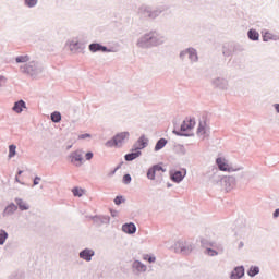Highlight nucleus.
I'll use <instances>...</instances> for the list:
<instances>
[{
	"label": "nucleus",
	"instance_id": "22",
	"mask_svg": "<svg viewBox=\"0 0 279 279\" xmlns=\"http://www.w3.org/2000/svg\"><path fill=\"white\" fill-rule=\"evenodd\" d=\"M122 232L125 234H136V225H134V222L122 225Z\"/></svg>",
	"mask_w": 279,
	"mask_h": 279
},
{
	"label": "nucleus",
	"instance_id": "17",
	"mask_svg": "<svg viewBox=\"0 0 279 279\" xmlns=\"http://www.w3.org/2000/svg\"><path fill=\"white\" fill-rule=\"evenodd\" d=\"M209 180L213 184H222L223 177L217 168H213V174L209 177Z\"/></svg>",
	"mask_w": 279,
	"mask_h": 279
},
{
	"label": "nucleus",
	"instance_id": "30",
	"mask_svg": "<svg viewBox=\"0 0 279 279\" xmlns=\"http://www.w3.org/2000/svg\"><path fill=\"white\" fill-rule=\"evenodd\" d=\"M52 123H60L62 121V114L59 111H54L50 116Z\"/></svg>",
	"mask_w": 279,
	"mask_h": 279
},
{
	"label": "nucleus",
	"instance_id": "40",
	"mask_svg": "<svg viewBox=\"0 0 279 279\" xmlns=\"http://www.w3.org/2000/svg\"><path fill=\"white\" fill-rule=\"evenodd\" d=\"M122 182H123V184H130L132 182V175L124 174Z\"/></svg>",
	"mask_w": 279,
	"mask_h": 279
},
{
	"label": "nucleus",
	"instance_id": "51",
	"mask_svg": "<svg viewBox=\"0 0 279 279\" xmlns=\"http://www.w3.org/2000/svg\"><path fill=\"white\" fill-rule=\"evenodd\" d=\"M117 171H119V167H117V168L111 172V175H114V173H117Z\"/></svg>",
	"mask_w": 279,
	"mask_h": 279
},
{
	"label": "nucleus",
	"instance_id": "12",
	"mask_svg": "<svg viewBox=\"0 0 279 279\" xmlns=\"http://www.w3.org/2000/svg\"><path fill=\"white\" fill-rule=\"evenodd\" d=\"M92 220L94 221V223H96V226H110V216L108 215H97V216H93Z\"/></svg>",
	"mask_w": 279,
	"mask_h": 279
},
{
	"label": "nucleus",
	"instance_id": "38",
	"mask_svg": "<svg viewBox=\"0 0 279 279\" xmlns=\"http://www.w3.org/2000/svg\"><path fill=\"white\" fill-rule=\"evenodd\" d=\"M143 260H147V263H156V257L151 254H145L143 256Z\"/></svg>",
	"mask_w": 279,
	"mask_h": 279
},
{
	"label": "nucleus",
	"instance_id": "15",
	"mask_svg": "<svg viewBox=\"0 0 279 279\" xmlns=\"http://www.w3.org/2000/svg\"><path fill=\"white\" fill-rule=\"evenodd\" d=\"M93 256H95V250L93 248H84L78 253V258L86 263H90V260H93Z\"/></svg>",
	"mask_w": 279,
	"mask_h": 279
},
{
	"label": "nucleus",
	"instance_id": "23",
	"mask_svg": "<svg viewBox=\"0 0 279 279\" xmlns=\"http://www.w3.org/2000/svg\"><path fill=\"white\" fill-rule=\"evenodd\" d=\"M184 178H186V170H184V173H182V171L178 170L171 174L172 182H175L177 184H180V182H182V180H184Z\"/></svg>",
	"mask_w": 279,
	"mask_h": 279
},
{
	"label": "nucleus",
	"instance_id": "5",
	"mask_svg": "<svg viewBox=\"0 0 279 279\" xmlns=\"http://www.w3.org/2000/svg\"><path fill=\"white\" fill-rule=\"evenodd\" d=\"M173 250L177 254H191L193 252V243L186 240H178L173 245Z\"/></svg>",
	"mask_w": 279,
	"mask_h": 279
},
{
	"label": "nucleus",
	"instance_id": "24",
	"mask_svg": "<svg viewBox=\"0 0 279 279\" xmlns=\"http://www.w3.org/2000/svg\"><path fill=\"white\" fill-rule=\"evenodd\" d=\"M132 267L137 274H145V271H147V265L143 264L141 260H134Z\"/></svg>",
	"mask_w": 279,
	"mask_h": 279
},
{
	"label": "nucleus",
	"instance_id": "13",
	"mask_svg": "<svg viewBox=\"0 0 279 279\" xmlns=\"http://www.w3.org/2000/svg\"><path fill=\"white\" fill-rule=\"evenodd\" d=\"M208 134H210V128H208L206 121H201L197 128V136H199V138H206Z\"/></svg>",
	"mask_w": 279,
	"mask_h": 279
},
{
	"label": "nucleus",
	"instance_id": "10",
	"mask_svg": "<svg viewBox=\"0 0 279 279\" xmlns=\"http://www.w3.org/2000/svg\"><path fill=\"white\" fill-rule=\"evenodd\" d=\"M88 49L92 53H97L101 51L102 53H114V50L99 44V43H93L88 46Z\"/></svg>",
	"mask_w": 279,
	"mask_h": 279
},
{
	"label": "nucleus",
	"instance_id": "21",
	"mask_svg": "<svg viewBox=\"0 0 279 279\" xmlns=\"http://www.w3.org/2000/svg\"><path fill=\"white\" fill-rule=\"evenodd\" d=\"M16 210H19V207L16 206V204L10 203V204L4 208L2 215H3V217H12V215H14V213H16Z\"/></svg>",
	"mask_w": 279,
	"mask_h": 279
},
{
	"label": "nucleus",
	"instance_id": "19",
	"mask_svg": "<svg viewBox=\"0 0 279 279\" xmlns=\"http://www.w3.org/2000/svg\"><path fill=\"white\" fill-rule=\"evenodd\" d=\"M14 202H15V206L19 208V210L25 211V210H29L32 208L29 203L21 197H15Z\"/></svg>",
	"mask_w": 279,
	"mask_h": 279
},
{
	"label": "nucleus",
	"instance_id": "45",
	"mask_svg": "<svg viewBox=\"0 0 279 279\" xmlns=\"http://www.w3.org/2000/svg\"><path fill=\"white\" fill-rule=\"evenodd\" d=\"M272 108H274L275 112H277V114H279V104L278 102L274 104Z\"/></svg>",
	"mask_w": 279,
	"mask_h": 279
},
{
	"label": "nucleus",
	"instance_id": "11",
	"mask_svg": "<svg viewBox=\"0 0 279 279\" xmlns=\"http://www.w3.org/2000/svg\"><path fill=\"white\" fill-rule=\"evenodd\" d=\"M149 145V138L145 135H141L140 138L134 143L132 151H141Z\"/></svg>",
	"mask_w": 279,
	"mask_h": 279
},
{
	"label": "nucleus",
	"instance_id": "4",
	"mask_svg": "<svg viewBox=\"0 0 279 279\" xmlns=\"http://www.w3.org/2000/svg\"><path fill=\"white\" fill-rule=\"evenodd\" d=\"M216 165L219 171H228V173H232L234 171H243V167L241 166H233L226 159V157H218L216 159Z\"/></svg>",
	"mask_w": 279,
	"mask_h": 279
},
{
	"label": "nucleus",
	"instance_id": "28",
	"mask_svg": "<svg viewBox=\"0 0 279 279\" xmlns=\"http://www.w3.org/2000/svg\"><path fill=\"white\" fill-rule=\"evenodd\" d=\"M23 108H26L25 101L19 100L14 104L12 110H13V112H16L17 114H21V112H23Z\"/></svg>",
	"mask_w": 279,
	"mask_h": 279
},
{
	"label": "nucleus",
	"instance_id": "53",
	"mask_svg": "<svg viewBox=\"0 0 279 279\" xmlns=\"http://www.w3.org/2000/svg\"><path fill=\"white\" fill-rule=\"evenodd\" d=\"M71 147H72L71 145H70V146H68V149H71Z\"/></svg>",
	"mask_w": 279,
	"mask_h": 279
},
{
	"label": "nucleus",
	"instance_id": "8",
	"mask_svg": "<svg viewBox=\"0 0 279 279\" xmlns=\"http://www.w3.org/2000/svg\"><path fill=\"white\" fill-rule=\"evenodd\" d=\"M70 161L75 167H82L84 165V150L77 149L70 154Z\"/></svg>",
	"mask_w": 279,
	"mask_h": 279
},
{
	"label": "nucleus",
	"instance_id": "14",
	"mask_svg": "<svg viewBox=\"0 0 279 279\" xmlns=\"http://www.w3.org/2000/svg\"><path fill=\"white\" fill-rule=\"evenodd\" d=\"M230 279H243L245 278V266H236L230 272Z\"/></svg>",
	"mask_w": 279,
	"mask_h": 279
},
{
	"label": "nucleus",
	"instance_id": "26",
	"mask_svg": "<svg viewBox=\"0 0 279 279\" xmlns=\"http://www.w3.org/2000/svg\"><path fill=\"white\" fill-rule=\"evenodd\" d=\"M142 155H143L142 151L132 150V153H129L124 156V159L126 160V162H132V160H136V158H141Z\"/></svg>",
	"mask_w": 279,
	"mask_h": 279
},
{
	"label": "nucleus",
	"instance_id": "27",
	"mask_svg": "<svg viewBox=\"0 0 279 279\" xmlns=\"http://www.w3.org/2000/svg\"><path fill=\"white\" fill-rule=\"evenodd\" d=\"M247 37H248L250 40H253V41L260 40V34L256 29H254V28H251L247 32Z\"/></svg>",
	"mask_w": 279,
	"mask_h": 279
},
{
	"label": "nucleus",
	"instance_id": "7",
	"mask_svg": "<svg viewBox=\"0 0 279 279\" xmlns=\"http://www.w3.org/2000/svg\"><path fill=\"white\" fill-rule=\"evenodd\" d=\"M211 85L214 88H217V90H230V82L225 76H217L214 80H211Z\"/></svg>",
	"mask_w": 279,
	"mask_h": 279
},
{
	"label": "nucleus",
	"instance_id": "43",
	"mask_svg": "<svg viewBox=\"0 0 279 279\" xmlns=\"http://www.w3.org/2000/svg\"><path fill=\"white\" fill-rule=\"evenodd\" d=\"M242 175H243L246 180H250V177L252 175V172L245 171V172H242Z\"/></svg>",
	"mask_w": 279,
	"mask_h": 279
},
{
	"label": "nucleus",
	"instance_id": "34",
	"mask_svg": "<svg viewBox=\"0 0 279 279\" xmlns=\"http://www.w3.org/2000/svg\"><path fill=\"white\" fill-rule=\"evenodd\" d=\"M25 8H36L38 0H23Z\"/></svg>",
	"mask_w": 279,
	"mask_h": 279
},
{
	"label": "nucleus",
	"instance_id": "46",
	"mask_svg": "<svg viewBox=\"0 0 279 279\" xmlns=\"http://www.w3.org/2000/svg\"><path fill=\"white\" fill-rule=\"evenodd\" d=\"M78 138H81V140L90 138V134H88V133L81 134V135L78 136Z\"/></svg>",
	"mask_w": 279,
	"mask_h": 279
},
{
	"label": "nucleus",
	"instance_id": "6",
	"mask_svg": "<svg viewBox=\"0 0 279 279\" xmlns=\"http://www.w3.org/2000/svg\"><path fill=\"white\" fill-rule=\"evenodd\" d=\"M193 128H195V119L193 118L185 119L181 124L180 131L174 129L173 134H175L177 136H191V134H186L182 132H191Z\"/></svg>",
	"mask_w": 279,
	"mask_h": 279
},
{
	"label": "nucleus",
	"instance_id": "50",
	"mask_svg": "<svg viewBox=\"0 0 279 279\" xmlns=\"http://www.w3.org/2000/svg\"><path fill=\"white\" fill-rule=\"evenodd\" d=\"M15 182H17L19 184H25V183L21 182V180L19 179V175L15 177Z\"/></svg>",
	"mask_w": 279,
	"mask_h": 279
},
{
	"label": "nucleus",
	"instance_id": "49",
	"mask_svg": "<svg viewBox=\"0 0 279 279\" xmlns=\"http://www.w3.org/2000/svg\"><path fill=\"white\" fill-rule=\"evenodd\" d=\"M272 217H275V219L279 217V208L274 211Z\"/></svg>",
	"mask_w": 279,
	"mask_h": 279
},
{
	"label": "nucleus",
	"instance_id": "42",
	"mask_svg": "<svg viewBox=\"0 0 279 279\" xmlns=\"http://www.w3.org/2000/svg\"><path fill=\"white\" fill-rule=\"evenodd\" d=\"M40 177H35L34 181H33V185L34 186H38V184L40 183Z\"/></svg>",
	"mask_w": 279,
	"mask_h": 279
},
{
	"label": "nucleus",
	"instance_id": "52",
	"mask_svg": "<svg viewBox=\"0 0 279 279\" xmlns=\"http://www.w3.org/2000/svg\"><path fill=\"white\" fill-rule=\"evenodd\" d=\"M17 175H23V171L19 170Z\"/></svg>",
	"mask_w": 279,
	"mask_h": 279
},
{
	"label": "nucleus",
	"instance_id": "25",
	"mask_svg": "<svg viewBox=\"0 0 279 279\" xmlns=\"http://www.w3.org/2000/svg\"><path fill=\"white\" fill-rule=\"evenodd\" d=\"M69 48H70V51H72L73 53H76V51L82 50V44H80V40L77 39H72L69 41Z\"/></svg>",
	"mask_w": 279,
	"mask_h": 279
},
{
	"label": "nucleus",
	"instance_id": "35",
	"mask_svg": "<svg viewBox=\"0 0 279 279\" xmlns=\"http://www.w3.org/2000/svg\"><path fill=\"white\" fill-rule=\"evenodd\" d=\"M162 14V11L159 9L153 10L149 12L148 16L149 19H158V16Z\"/></svg>",
	"mask_w": 279,
	"mask_h": 279
},
{
	"label": "nucleus",
	"instance_id": "47",
	"mask_svg": "<svg viewBox=\"0 0 279 279\" xmlns=\"http://www.w3.org/2000/svg\"><path fill=\"white\" fill-rule=\"evenodd\" d=\"M245 247V243L243 241H240L238 243V250H243Z\"/></svg>",
	"mask_w": 279,
	"mask_h": 279
},
{
	"label": "nucleus",
	"instance_id": "48",
	"mask_svg": "<svg viewBox=\"0 0 279 279\" xmlns=\"http://www.w3.org/2000/svg\"><path fill=\"white\" fill-rule=\"evenodd\" d=\"M110 213H111V217H118V215H119V211H117L114 209H111Z\"/></svg>",
	"mask_w": 279,
	"mask_h": 279
},
{
	"label": "nucleus",
	"instance_id": "36",
	"mask_svg": "<svg viewBox=\"0 0 279 279\" xmlns=\"http://www.w3.org/2000/svg\"><path fill=\"white\" fill-rule=\"evenodd\" d=\"M205 254L207 256H219V252H217L215 248L207 247L205 250Z\"/></svg>",
	"mask_w": 279,
	"mask_h": 279
},
{
	"label": "nucleus",
	"instance_id": "41",
	"mask_svg": "<svg viewBox=\"0 0 279 279\" xmlns=\"http://www.w3.org/2000/svg\"><path fill=\"white\" fill-rule=\"evenodd\" d=\"M5 84H8V77H5L4 75H0V88H3Z\"/></svg>",
	"mask_w": 279,
	"mask_h": 279
},
{
	"label": "nucleus",
	"instance_id": "31",
	"mask_svg": "<svg viewBox=\"0 0 279 279\" xmlns=\"http://www.w3.org/2000/svg\"><path fill=\"white\" fill-rule=\"evenodd\" d=\"M10 234L4 229H0V245H5V241H8Z\"/></svg>",
	"mask_w": 279,
	"mask_h": 279
},
{
	"label": "nucleus",
	"instance_id": "37",
	"mask_svg": "<svg viewBox=\"0 0 279 279\" xmlns=\"http://www.w3.org/2000/svg\"><path fill=\"white\" fill-rule=\"evenodd\" d=\"M72 193H73L74 197H82V195H84V190L74 187L72 190Z\"/></svg>",
	"mask_w": 279,
	"mask_h": 279
},
{
	"label": "nucleus",
	"instance_id": "33",
	"mask_svg": "<svg viewBox=\"0 0 279 279\" xmlns=\"http://www.w3.org/2000/svg\"><path fill=\"white\" fill-rule=\"evenodd\" d=\"M14 156H16V145L11 144V145H9V155H8V158H9V159H12V158H14Z\"/></svg>",
	"mask_w": 279,
	"mask_h": 279
},
{
	"label": "nucleus",
	"instance_id": "3",
	"mask_svg": "<svg viewBox=\"0 0 279 279\" xmlns=\"http://www.w3.org/2000/svg\"><path fill=\"white\" fill-rule=\"evenodd\" d=\"M130 141V132L124 131L116 134L111 140L106 142V147H123Z\"/></svg>",
	"mask_w": 279,
	"mask_h": 279
},
{
	"label": "nucleus",
	"instance_id": "20",
	"mask_svg": "<svg viewBox=\"0 0 279 279\" xmlns=\"http://www.w3.org/2000/svg\"><path fill=\"white\" fill-rule=\"evenodd\" d=\"M158 171H165V169L160 165H155L151 168H149L146 174L148 180H156V173Z\"/></svg>",
	"mask_w": 279,
	"mask_h": 279
},
{
	"label": "nucleus",
	"instance_id": "39",
	"mask_svg": "<svg viewBox=\"0 0 279 279\" xmlns=\"http://www.w3.org/2000/svg\"><path fill=\"white\" fill-rule=\"evenodd\" d=\"M113 202H114L116 206H121V204H123V202H125V198H123V196H117Z\"/></svg>",
	"mask_w": 279,
	"mask_h": 279
},
{
	"label": "nucleus",
	"instance_id": "2",
	"mask_svg": "<svg viewBox=\"0 0 279 279\" xmlns=\"http://www.w3.org/2000/svg\"><path fill=\"white\" fill-rule=\"evenodd\" d=\"M16 64L20 65L21 73L29 75V77H38L43 73V64L38 61H29V56H19L15 58Z\"/></svg>",
	"mask_w": 279,
	"mask_h": 279
},
{
	"label": "nucleus",
	"instance_id": "29",
	"mask_svg": "<svg viewBox=\"0 0 279 279\" xmlns=\"http://www.w3.org/2000/svg\"><path fill=\"white\" fill-rule=\"evenodd\" d=\"M258 274H260V267H258V266H251L247 270V276L250 278H256V276H258Z\"/></svg>",
	"mask_w": 279,
	"mask_h": 279
},
{
	"label": "nucleus",
	"instance_id": "16",
	"mask_svg": "<svg viewBox=\"0 0 279 279\" xmlns=\"http://www.w3.org/2000/svg\"><path fill=\"white\" fill-rule=\"evenodd\" d=\"M236 184V179L234 177H223L221 185L226 191H232Z\"/></svg>",
	"mask_w": 279,
	"mask_h": 279
},
{
	"label": "nucleus",
	"instance_id": "9",
	"mask_svg": "<svg viewBox=\"0 0 279 279\" xmlns=\"http://www.w3.org/2000/svg\"><path fill=\"white\" fill-rule=\"evenodd\" d=\"M189 58L190 62L195 63L199 60V57L197 56V50L195 48H187L180 52V59L184 60V58Z\"/></svg>",
	"mask_w": 279,
	"mask_h": 279
},
{
	"label": "nucleus",
	"instance_id": "18",
	"mask_svg": "<svg viewBox=\"0 0 279 279\" xmlns=\"http://www.w3.org/2000/svg\"><path fill=\"white\" fill-rule=\"evenodd\" d=\"M262 38L264 43H269L270 40L278 41L279 35L265 29V31H262Z\"/></svg>",
	"mask_w": 279,
	"mask_h": 279
},
{
	"label": "nucleus",
	"instance_id": "1",
	"mask_svg": "<svg viewBox=\"0 0 279 279\" xmlns=\"http://www.w3.org/2000/svg\"><path fill=\"white\" fill-rule=\"evenodd\" d=\"M167 43V36L158 31H149L140 36L136 40L138 49H154V47H162Z\"/></svg>",
	"mask_w": 279,
	"mask_h": 279
},
{
	"label": "nucleus",
	"instance_id": "44",
	"mask_svg": "<svg viewBox=\"0 0 279 279\" xmlns=\"http://www.w3.org/2000/svg\"><path fill=\"white\" fill-rule=\"evenodd\" d=\"M93 153L92 151H88L87 154H85V158L86 160H93Z\"/></svg>",
	"mask_w": 279,
	"mask_h": 279
},
{
	"label": "nucleus",
	"instance_id": "32",
	"mask_svg": "<svg viewBox=\"0 0 279 279\" xmlns=\"http://www.w3.org/2000/svg\"><path fill=\"white\" fill-rule=\"evenodd\" d=\"M167 145L166 138H160L155 145V151H160V149H163V147Z\"/></svg>",
	"mask_w": 279,
	"mask_h": 279
}]
</instances>
